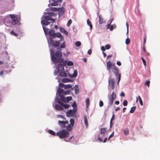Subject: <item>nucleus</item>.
Listing matches in <instances>:
<instances>
[{
    "instance_id": "37",
    "label": "nucleus",
    "mask_w": 160,
    "mask_h": 160,
    "mask_svg": "<svg viewBox=\"0 0 160 160\" xmlns=\"http://www.w3.org/2000/svg\"><path fill=\"white\" fill-rule=\"evenodd\" d=\"M67 64L69 66H72L73 65V62L71 61L68 62Z\"/></svg>"
},
{
    "instance_id": "45",
    "label": "nucleus",
    "mask_w": 160,
    "mask_h": 160,
    "mask_svg": "<svg viewBox=\"0 0 160 160\" xmlns=\"http://www.w3.org/2000/svg\"><path fill=\"white\" fill-rule=\"evenodd\" d=\"M105 49H109L111 48V46L109 44H107L105 46Z\"/></svg>"
},
{
    "instance_id": "27",
    "label": "nucleus",
    "mask_w": 160,
    "mask_h": 160,
    "mask_svg": "<svg viewBox=\"0 0 160 160\" xmlns=\"http://www.w3.org/2000/svg\"><path fill=\"white\" fill-rule=\"evenodd\" d=\"M123 131L125 135H127L128 134L129 130L128 129L126 128V129H123Z\"/></svg>"
},
{
    "instance_id": "64",
    "label": "nucleus",
    "mask_w": 160,
    "mask_h": 160,
    "mask_svg": "<svg viewBox=\"0 0 160 160\" xmlns=\"http://www.w3.org/2000/svg\"><path fill=\"white\" fill-rule=\"evenodd\" d=\"M4 73V71H2L0 72V76H2Z\"/></svg>"
},
{
    "instance_id": "47",
    "label": "nucleus",
    "mask_w": 160,
    "mask_h": 160,
    "mask_svg": "<svg viewBox=\"0 0 160 160\" xmlns=\"http://www.w3.org/2000/svg\"><path fill=\"white\" fill-rule=\"evenodd\" d=\"M150 81H147L145 83V85H147L148 87L150 86Z\"/></svg>"
},
{
    "instance_id": "25",
    "label": "nucleus",
    "mask_w": 160,
    "mask_h": 160,
    "mask_svg": "<svg viewBox=\"0 0 160 160\" xmlns=\"http://www.w3.org/2000/svg\"><path fill=\"white\" fill-rule=\"evenodd\" d=\"M75 93L76 94H78L79 93V89L78 86L76 85L75 87Z\"/></svg>"
},
{
    "instance_id": "43",
    "label": "nucleus",
    "mask_w": 160,
    "mask_h": 160,
    "mask_svg": "<svg viewBox=\"0 0 160 160\" xmlns=\"http://www.w3.org/2000/svg\"><path fill=\"white\" fill-rule=\"evenodd\" d=\"M72 106L73 107V109L74 108H75H75H76V109L77 108V107H76V102H74L72 104Z\"/></svg>"
},
{
    "instance_id": "56",
    "label": "nucleus",
    "mask_w": 160,
    "mask_h": 160,
    "mask_svg": "<svg viewBox=\"0 0 160 160\" xmlns=\"http://www.w3.org/2000/svg\"><path fill=\"white\" fill-rule=\"evenodd\" d=\"M114 119H115V115H114V114H112V118H111V119L110 121H113Z\"/></svg>"
},
{
    "instance_id": "28",
    "label": "nucleus",
    "mask_w": 160,
    "mask_h": 160,
    "mask_svg": "<svg viewBox=\"0 0 160 160\" xmlns=\"http://www.w3.org/2000/svg\"><path fill=\"white\" fill-rule=\"evenodd\" d=\"M78 74V72L77 70H74V71L72 75V77L73 78L76 77Z\"/></svg>"
},
{
    "instance_id": "46",
    "label": "nucleus",
    "mask_w": 160,
    "mask_h": 160,
    "mask_svg": "<svg viewBox=\"0 0 160 160\" xmlns=\"http://www.w3.org/2000/svg\"><path fill=\"white\" fill-rule=\"evenodd\" d=\"M113 21V19H112L111 20V21H110V23H108L107 25V29H108L109 28V26H110V24Z\"/></svg>"
},
{
    "instance_id": "23",
    "label": "nucleus",
    "mask_w": 160,
    "mask_h": 160,
    "mask_svg": "<svg viewBox=\"0 0 160 160\" xmlns=\"http://www.w3.org/2000/svg\"><path fill=\"white\" fill-rule=\"evenodd\" d=\"M138 98L140 103L141 105H143V102L142 100V98L140 96H138V97H137L136 101H137L138 100Z\"/></svg>"
},
{
    "instance_id": "48",
    "label": "nucleus",
    "mask_w": 160,
    "mask_h": 160,
    "mask_svg": "<svg viewBox=\"0 0 160 160\" xmlns=\"http://www.w3.org/2000/svg\"><path fill=\"white\" fill-rule=\"evenodd\" d=\"M128 102L126 100H124L123 102V105L124 106H126L127 105Z\"/></svg>"
},
{
    "instance_id": "6",
    "label": "nucleus",
    "mask_w": 160,
    "mask_h": 160,
    "mask_svg": "<svg viewBox=\"0 0 160 160\" xmlns=\"http://www.w3.org/2000/svg\"><path fill=\"white\" fill-rule=\"evenodd\" d=\"M115 82V80L113 78L110 79L109 81V85L112 89H113L114 88Z\"/></svg>"
},
{
    "instance_id": "55",
    "label": "nucleus",
    "mask_w": 160,
    "mask_h": 160,
    "mask_svg": "<svg viewBox=\"0 0 160 160\" xmlns=\"http://www.w3.org/2000/svg\"><path fill=\"white\" fill-rule=\"evenodd\" d=\"M126 25L127 28V33H128L129 30V26L127 22L126 23Z\"/></svg>"
},
{
    "instance_id": "19",
    "label": "nucleus",
    "mask_w": 160,
    "mask_h": 160,
    "mask_svg": "<svg viewBox=\"0 0 160 160\" xmlns=\"http://www.w3.org/2000/svg\"><path fill=\"white\" fill-rule=\"evenodd\" d=\"M104 136H102V135L99 134L98 137V139L99 141L101 142H102L103 140V137Z\"/></svg>"
},
{
    "instance_id": "38",
    "label": "nucleus",
    "mask_w": 160,
    "mask_h": 160,
    "mask_svg": "<svg viewBox=\"0 0 160 160\" xmlns=\"http://www.w3.org/2000/svg\"><path fill=\"white\" fill-rule=\"evenodd\" d=\"M72 20L71 19H69L68 22V23L67 24V26L69 27L70 26V25L72 23Z\"/></svg>"
},
{
    "instance_id": "51",
    "label": "nucleus",
    "mask_w": 160,
    "mask_h": 160,
    "mask_svg": "<svg viewBox=\"0 0 160 160\" xmlns=\"http://www.w3.org/2000/svg\"><path fill=\"white\" fill-rule=\"evenodd\" d=\"M99 105L100 107H102L103 105V103L102 101H100L99 103Z\"/></svg>"
},
{
    "instance_id": "31",
    "label": "nucleus",
    "mask_w": 160,
    "mask_h": 160,
    "mask_svg": "<svg viewBox=\"0 0 160 160\" xmlns=\"http://www.w3.org/2000/svg\"><path fill=\"white\" fill-rule=\"evenodd\" d=\"M86 106L87 108H88L89 103V99L88 98H86Z\"/></svg>"
},
{
    "instance_id": "57",
    "label": "nucleus",
    "mask_w": 160,
    "mask_h": 160,
    "mask_svg": "<svg viewBox=\"0 0 160 160\" xmlns=\"http://www.w3.org/2000/svg\"><path fill=\"white\" fill-rule=\"evenodd\" d=\"M57 8H51V10L54 11H56L57 10Z\"/></svg>"
},
{
    "instance_id": "50",
    "label": "nucleus",
    "mask_w": 160,
    "mask_h": 160,
    "mask_svg": "<svg viewBox=\"0 0 160 160\" xmlns=\"http://www.w3.org/2000/svg\"><path fill=\"white\" fill-rule=\"evenodd\" d=\"M118 84L119 82L120 81V80L121 79V74L120 73H119V74H118Z\"/></svg>"
},
{
    "instance_id": "7",
    "label": "nucleus",
    "mask_w": 160,
    "mask_h": 160,
    "mask_svg": "<svg viewBox=\"0 0 160 160\" xmlns=\"http://www.w3.org/2000/svg\"><path fill=\"white\" fill-rule=\"evenodd\" d=\"M72 98L71 96L67 97L65 98V97H62L61 95V101L65 102H68L72 100Z\"/></svg>"
},
{
    "instance_id": "2",
    "label": "nucleus",
    "mask_w": 160,
    "mask_h": 160,
    "mask_svg": "<svg viewBox=\"0 0 160 160\" xmlns=\"http://www.w3.org/2000/svg\"><path fill=\"white\" fill-rule=\"evenodd\" d=\"M55 20L54 19L48 15V16H45L44 17V19L41 21V23L46 34H49L50 36L53 38H60V33H56L55 31L53 29H51L49 31V29L51 28V26L54 22Z\"/></svg>"
},
{
    "instance_id": "52",
    "label": "nucleus",
    "mask_w": 160,
    "mask_h": 160,
    "mask_svg": "<svg viewBox=\"0 0 160 160\" xmlns=\"http://www.w3.org/2000/svg\"><path fill=\"white\" fill-rule=\"evenodd\" d=\"M146 41V37L145 36L143 37V44L145 46Z\"/></svg>"
},
{
    "instance_id": "59",
    "label": "nucleus",
    "mask_w": 160,
    "mask_h": 160,
    "mask_svg": "<svg viewBox=\"0 0 160 160\" xmlns=\"http://www.w3.org/2000/svg\"><path fill=\"white\" fill-rule=\"evenodd\" d=\"M88 53L89 54V55H91V53H92V51H91V49H89L88 51Z\"/></svg>"
},
{
    "instance_id": "26",
    "label": "nucleus",
    "mask_w": 160,
    "mask_h": 160,
    "mask_svg": "<svg viewBox=\"0 0 160 160\" xmlns=\"http://www.w3.org/2000/svg\"><path fill=\"white\" fill-rule=\"evenodd\" d=\"M136 108V107L135 106L132 107L131 108L130 110V112L131 113H133L135 111Z\"/></svg>"
},
{
    "instance_id": "13",
    "label": "nucleus",
    "mask_w": 160,
    "mask_h": 160,
    "mask_svg": "<svg viewBox=\"0 0 160 160\" xmlns=\"http://www.w3.org/2000/svg\"><path fill=\"white\" fill-rule=\"evenodd\" d=\"M112 63L110 61H108L107 62V69L108 70H110L112 68Z\"/></svg>"
},
{
    "instance_id": "49",
    "label": "nucleus",
    "mask_w": 160,
    "mask_h": 160,
    "mask_svg": "<svg viewBox=\"0 0 160 160\" xmlns=\"http://www.w3.org/2000/svg\"><path fill=\"white\" fill-rule=\"evenodd\" d=\"M73 137V136H72L71 137H70V138H67V139H65V141L66 142H69L70 141L71 139Z\"/></svg>"
},
{
    "instance_id": "24",
    "label": "nucleus",
    "mask_w": 160,
    "mask_h": 160,
    "mask_svg": "<svg viewBox=\"0 0 160 160\" xmlns=\"http://www.w3.org/2000/svg\"><path fill=\"white\" fill-rule=\"evenodd\" d=\"M98 17L99 23L101 24L104 23V22L103 21V18L101 17V16L100 15H99Z\"/></svg>"
},
{
    "instance_id": "10",
    "label": "nucleus",
    "mask_w": 160,
    "mask_h": 160,
    "mask_svg": "<svg viewBox=\"0 0 160 160\" xmlns=\"http://www.w3.org/2000/svg\"><path fill=\"white\" fill-rule=\"evenodd\" d=\"M69 105L68 104H64L61 102V110L63 109V108L65 109L68 108Z\"/></svg>"
},
{
    "instance_id": "39",
    "label": "nucleus",
    "mask_w": 160,
    "mask_h": 160,
    "mask_svg": "<svg viewBox=\"0 0 160 160\" xmlns=\"http://www.w3.org/2000/svg\"><path fill=\"white\" fill-rule=\"evenodd\" d=\"M75 45L77 47H79L81 45V42L80 41H77L75 42Z\"/></svg>"
},
{
    "instance_id": "44",
    "label": "nucleus",
    "mask_w": 160,
    "mask_h": 160,
    "mask_svg": "<svg viewBox=\"0 0 160 160\" xmlns=\"http://www.w3.org/2000/svg\"><path fill=\"white\" fill-rule=\"evenodd\" d=\"M141 58L142 60L144 66L145 67H146V63L145 60L142 57H141Z\"/></svg>"
},
{
    "instance_id": "61",
    "label": "nucleus",
    "mask_w": 160,
    "mask_h": 160,
    "mask_svg": "<svg viewBox=\"0 0 160 160\" xmlns=\"http://www.w3.org/2000/svg\"><path fill=\"white\" fill-rule=\"evenodd\" d=\"M117 64L118 65V66H121V63L120 62H119V61H118V62H117Z\"/></svg>"
},
{
    "instance_id": "30",
    "label": "nucleus",
    "mask_w": 160,
    "mask_h": 160,
    "mask_svg": "<svg viewBox=\"0 0 160 160\" xmlns=\"http://www.w3.org/2000/svg\"><path fill=\"white\" fill-rule=\"evenodd\" d=\"M10 34L11 35L16 37H18V34L16 33L15 32L13 31H12L10 32Z\"/></svg>"
},
{
    "instance_id": "36",
    "label": "nucleus",
    "mask_w": 160,
    "mask_h": 160,
    "mask_svg": "<svg viewBox=\"0 0 160 160\" xmlns=\"http://www.w3.org/2000/svg\"><path fill=\"white\" fill-rule=\"evenodd\" d=\"M66 47V42L65 41L63 42V43L61 44V48H64Z\"/></svg>"
},
{
    "instance_id": "5",
    "label": "nucleus",
    "mask_w": 160,
    "mask_h": 160,
    "mask_svg": "<svg viewBox=\"0 0 160 160\" xmlns=\"http://www.w3.org/2000/svg\"><path fill=\"white\" fill-rule=\"evenodd\" d=\"M10 16L12 20V25H14L18 23V19L14 15H10Z\"/></svg>"
},
{
    "instance_id": "16",
    "label": "nucleus",
    "mask_w": 160,
    "mask_h": 160,
    "mask_svg": "<svg viewBox=\"0 0 160 160\" xmlns=\"http://www.w3.org/2000/svg\"><path fill=\"white\" fill-rule=\"evenodd\" d=\"M73 127V126L72 125L70 124H68L66 127L67 130L69 131H72Z\"/></svg>"
},
{
    "instance_id": "18",
    "label": "nucleus",
    "mask_w": 160,
    "mask_h": 160,
    "mask_svg": "<svg viewBox=\"0 0 160 160\" xmlns=\"http://www.w3.org/2000/svg\"><path fill=\"white\" fill-rule=\"evenodd\" d=\"M84 123L85 124L86 127H88V119L86 115H84Z\"/></svg>"
},
{
    "instance_id": "53",
    "label": "nucleus",
    "mask_w": 160,
    "mask_h": 160,
    "mask_svg": "<svg viewBox=\"0 0 160 160\" xmlns=\"http://www.w3.org/2000/svg\"><path fill=\"white\" fill-rule=\"evenodd\" d=\"M114 132H112V134L108 138V140H109L110 139L111 137H112L114 136Z\"/></svg>"
},
{
    "instance_id": "22",
    "label": "nucleus",
    "mask_w": 160,
    "mask_h": 160,
    "mask_svg": "<svg viewBox=\"0 0 160 160\" xmlns=\"http://www.w3.org/2000/svg\"><path fill=\"white\" fill-rule=\"evenodd\" d=\"M65 11V9L64 7H62L61 8V17L64 14Z\"/></svg>"
},
{
    "instance_id": "15",
    "label": "nucleus",
    "mask_w": 160,
    "mask_h": 160,
    "mask_svg": "<svg viewBox=\"0 0 160 160\" xmlns=\"http://www.w3.org/2000/svg\"><path fill=\"white\" fill-rule=\"evenodd\" d=\"M61 32L63 33L66 36L68 35V32L64 28L61 27Z\"/></svg>"
},
{
    "instance_id": "41",
    "label": "nucleus",
    "mask_w": 160,
    "mask_h": 160,
    "mask_svg": "<svg viewBox=\"0 0 160 160\" xmlns=\"http://www.w3.org/2000/svg\"><path fill=\"white\" fill-rule=\"evenodd\" d=\"M55 109L58 110H60V105L56 104L55 106Z\"/></svg>"
},
{
    "instance_id": "17",
    "label": "nucleus",
    "mask_w": 160,
    "mask_h": 160,
    "mask_svg": "<svg viewBox=\"0 0 160 160\" xmlns=\"http://www.w3.org/2000/svg\"><path fill=\"white\" fill-rule=\"evenodd\" d=\"M68 76V73L65 72L61 71V77H66Z\"/></svg>"
},
{
    "instance_id": "40",
    "label": "nucleus",
    "mask_w": 160,
    "mask_h": 160,
    "mask_svg": "<svg viewBox=\"0 0 160 160\" xmlns=\"http://www.w3.org/2000/svg\"><path fill=\"white\" fill-rule=\"evenodd\" d=\"M130 42V39L128 38H127L125 41V43L127 45H128L129 44Z\"/></svg>"
},
{
    "instance_id": "21",
    "label": "nucleus",
    "mask_w": 160,
    "mask_h": 160,
    "mask_svg": "<svg viewBox=\"0 0 160 160\" xmlns=\"http://www.w3.org/2000/svg\"><path fill=\"white\" fill-rule=\"evenodd\" d=\"M62 81L63 82L66 83L70 82L71 80L67 78H64L62 79Z\"/></svg>"
},
{
    "instance_id": "32",
    "label": "nucleus",
    "mask_w": 160,
    "mask_h": 160,
    "mask_svg": "<svg viewBox=\"0 0 160 160\" xmlns=\"http://www.w3.org/2000/svg\"><path fill=\"white\" fill-rule=\"evenodd\" d=\"M48 15L50 17L54 16L55 15V14L53 12H49L47 13Z\"/></svg>"
},
{
    "instance_id": "60",
    "label": "nucleus",
    "mask_w": 160,
    "mask_h": 160,
    "mask_svg": "<svg viewBox=\"0 0 160 160\" xmlns=\"http://www.w3.org/2000/svg\"><path fill=\"white\" fill-rule=\"evenodd\" d=\"M120 96H122V97H124V96H125V94H124V93L123 92H122L121 93V94H120Z\"/></svg>"
},
{
    "instance_id": "63",
    "label": "nucleus",
    "mask_w": 160,
    "mask_h": 160,
    "mask_svg": "<svg viewBox=\"0 0 160 160\" xmlns=\"http://www.w3.org/2000/svg\"><path fill=\"white\" fill-rule=\"evenodd\" d=\"M57 135L60 138V131H58L57 133Z\"/></svg>"
},
{
    "instance_id": "62",
    "label": "nucleus",
    "mask_w": 160,
    "mask_h": 160,
    "mask_svg": "<svg viewBox=\"0 0 160 160\" xmlns=\"http://www.w3.org/2000/svg\"><path fill=\"white\" fill-rule=\"evenodd\" d=\"M63 37L61 34V41H63Z\"/></svg>"
},
{
    "instance_id": "12",
    "label": "nucleus",
    "mask_w": 160,
    "mask_h": 160,
    "mask_svg": "<svg viewBox=\"0 0 160 160\" xmlns=\"http://www.w3.org/2000/svg\"><path fill=\"white\" fill-rule=\"evenodd\" d=\"M106 128H103L100 129V134L102 135V136H104L106 132Z\"/></svg>"
},
{
    "instance_id": "35",
    "label": "nucleus",
    "mask_w": 160,
    "mask_h": 160,
    "mask_svg": "<svg viewBox=\"0 0 160 160\" xmlns=\"http://www.w3.org/2000/svg\"><path fill=\"white\" fill-rule=\"evenodd\" d=\"M70 124L72 125V126H73L74 124L75 123L74 119H71L70 120Z\"/></svg>"
},
{
    "instance_id": "58",
    "label": "nucleus",
    "mask_w": 160,
    "mask_h": 160,
    "mask_svg": "<svg viewBox=\"0 0 160 160\" xmlns=\"http://www.w3.org/2000/svg\"><path fill=\"white\" fill-rule=\"evenodd\" d=\"M113 125L112 121H110V128H111L112 127Z\"/></svg>"
},
{
    "instance_id": "33",
    "label": "nucleus",
    "mask_w": 160,
    "mask_h": 160,
    "mask_svg": "<svg viewBox=\"0 0 160 160\" xmlns=\"http://www.w3.org/2000/svg\"><path fill=\"white\" fill-rule=\"evenodd\" d=\"M114 27H115V28L116 27V25H112L110 26V25L109 28L110 31H112L113 30Z\"/></svg>"
},
{
    "instance_id": "8",
    "label": "nucleus",
    "mask_w": 160,
    "mask_h": 160,
    "mask_svg": "<svg viewBox=\"0 0 160 160\" xmlns=\"http://www.w3.org/2000/svg\"><path fill=\"white\" fill-rule=\"evenodd\" d=\"M76 111V108L75 109L74 108L73 110H70L68 111L67 112V115L68 117L69 116H73L74 114L75 113Z\"/></svg>"
},
{
    "instance_id": "20",
    "label": "nucleus",
    "mask_w": 160,
    "mask_h": 160,
    "mask_svg": "<svg viewBox=\"0 0 160 160\" xmlns=\"http://www.w3.org/2000/svg\"><path fill=\"white\" fill-rule=\"evenodd\" d=\"M87 23L88 25L90 26V29L91 30L92 28V26L91 22L89 19L87 20Z\"/></svg>"
},
{
    "instance_id": "29",
    "label": "nucleus",
    "mask_w": 160,
    "mask_h": 160,
    "mask_svg": "<svg viewBox=\"0 0 160 160\" xmlns=\"http://www.w3.org/2000/svg\"><path fill=\"white\" fill-rule=\"evenodd\" d=\"M48 132L49 134L52 135H56V133L52 130H49Z\"/></svg>"
},
{
    "instance_id": "3",
    "label": "nucleus",
    "mask_w": 160,
    "mask_h": 160,
    "mask_svg": "<svg viewBox=\"0 0 160 160\" xmlns=\"http://www.w3.org/2000/svg\"><path fill=\"white\" fill-rule=\"evenodd\" d=\"M69 132L68 131L63 129L61 131V139H63L65 141V139H67L69 137Z\"/></svg>"
},
{
    "instance_id": "54",
    "label": "nucleus",
    "mask_w": 160,
    "mask_h": 160,
    "mask_svg": "<svg viewBox=\"0 0 160 160\" xmlns=\"http://www.w3.org/2000/svg\"><path fill=\"white\" fill-rule=\"evenodd\" d=\"M101 49L103 51H103H104L106 50V49L105 47L103 46H102L101 47Z\"/></svg>"
},
{
    "instance_id": "1",
    "label": "nucleus",
    "mask_w": 160,
    "mask_h": 160,
    "mask_svg": "<svg viewBox=\"0 0 160 160\" xmlns=\"http://www.w3.org/2000/svg\"><path fill=\"white\" fill-rule=\"evenodd\" d=\"M52 37L50 36L48 40V43L50 44L54 48H57L52 50H50V56L52 61L55 64L58 63L57 68L54 71V75L55 76L57 75L56 77V79L58 80L59 82L58 88V89L56 96L55 98V101L56 102L60 104V79L58 77L60 76V42L59 41H56L53 40Z\"/></svg>"
},
{
    "instance_id": "14",
    "label": "nucleus",
    "mask_w": 160,
    "mask_h": 160,
    "mask_svg": "<svg viewBox=\"0 0 160 160\" xmlns=\"http://www.w3.org/2000/svg\"><path fill=\"white\" fill-rule=\"evenodd\" d=\"M113 72L116 76H117L119 74L118 73V69L116 67L114 68Z\"/></svg>"
},
{
    "instance_id": "11",
    "label": "nucleus",
    "mask_w": 160,
    "mask_h": 160,
    "mask_svg": "<svg viewBox=\"0 0 160 160\" xmlns=\"http://www.w3.org/2000/svg\"><path fill=\"white\" fill-rule=\"evenodd\" d=\"M72 85L70 84H67L61 83V88H64L65 89L70 88H71Z\"/></svg>"
},
{
    "instance_id": "34",
    "label": "nucleus",
    "mask_w": 160,
    "mask_h": 160,
    "mask_svg": "<svg viewBox=\"0 0 160 160\" xmlns=\"http://www.w3.org/2000/svg\"><path fill=\"white\" fill-rule=\"evenodd\" d=\"M68 120H66L65 121H61V124L62 125H63L64 124H68Z\"/></svg>"
},
{
    "instance_id": "9",
    "label": "nucleus",
    "mask_w": 160,
    "mask_h": 160,
    "mask_svg": "<svg viewBox=\"0 0 160 160\" xmlns=\"http://www.w3.org/2000/svg\"><path fill=\"white\" fill-rule=\"evenodd\" d=\"M70 92L69 90H66V91L63 90L61 88V95H68Z\"/></svg>"
},
{
    "instance_id": "4",
    "label": "nucleus",
    "mask_w": 160,
    "mask_h": 160,
    "mask_svg": "<svg viewBox=\"0 0 160 160\" xmlns=\"http://www.w3.org/2000/svg\"><path fill=\"white\" fill-rule=\"evenodd\" d=\"M116 94L114 92H113L109 96V104L111 106L112 105L113 101L116 98Z\"/></svg>"
},
{
    "instance_id": "42",
    "label": "nucleus",
    "mask_w": 160,
    "mask_h": 160,
    "mask_svg": "<svg viewBox=\"0 0 160 160\" xmlns=\"http://www.w3.org/2000/svg\"><path fill=\"white\" fill-rule=\"evenodd\" d=\"M57 1V2H54L53 3H52L51 4V6H56L57 5V3L59 1Z\"/></svg>"
}]
</instances>
